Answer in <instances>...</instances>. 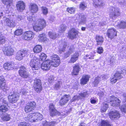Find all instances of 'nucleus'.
<instances>
[{
	"mask_svg": "<svg viewBox=\"0 0 126 126\" xmlns=\"http://www.w3.org/2000/svg\"><path fill=\"white\" fill-rule=\"evenodd\" d=\"M48 80L50 83H51L54 82V79L53 77H50L48 78Z\"/></svg>",
	"mask_w": 126,
	"mask_h": 126,
	"instance_id": "obj_55",
	"label": "nucleus"
},
{
	"mask_svg": "<svg viewBox=\"0 0 126 126\" xmlns=\"http://www.w3.org/2000/svg\"><path fill=\"white\" fill-rule=\"evenodd\" d=\"M117 27L119 29H126V21L122 20L116 25Z\"/></svg>",
	"mask_w": 126,
	"mask_h": 126,
	"instance_id": "obj_32",
	"label": "nucleus"
},
{
	"mask_svg": "<svg viewBox=\"0 0 126 126\" xmlns=\"http://www.w3.org/2000/svg\"><path fill=\"white\" fill-rule=\"evenodd\" d=\"M60 86V84L59 82L56 83L54 86V88L55 89L57 90L59 88Z\"/></svg>",
	"mask_w": 126,
	"mask_h": 126,
	"instance_id": "obj_56",
	"label": "nucleus"
},
{
	"mask_svg": "<svg viewBox=\"0 0 126 126\" xmlns=\"http://www.w3.org/2000/svg\"><path fill=\"white\" fill-rule=\"evenodd\" d=\"M49 114L52 117H54L57 115H59L60 112L58 111L56 109L53 103H51L49 106Z\"/></svg>",
	"mask_w": 126,
	"mask_h": 126,
	"instance_id": "obj_13",
	"label": "nucleus"
},
{
	"mask_svg": "<svg viewBox=\"0 0 126 126\" xmlns=\"http://www.w3.org/2000/svg\"><path fill=\"white\" fill-rule=\"evenodd\" d=\"M117 32L116 30L113 28L108 29L106 34L108 38L111 40L117 37Z\"/></svg>",
	"mask_w": 126,
	"mask_h": 126,
	"instance_id": "obj_8",
	"label": "nucleus"
},
{
	"mask_svg": "<svg viewBox=\"0 0 126 126\" xmlns=\"http://www.w3.org/2000/svg\"><path fill=\"white\" fill-rule=\"evenodd\" d=\"M23 31V30L22 29H17L14 31V34L17 36H20L22 34Z\"/></svg>",
	"mask_w": 126,
	"mask_h": 126,
	"instance_id": "obj_38",
	"label": "nucleus"
},
{
	"mask_svg": "<svg viewBox=\"0 0 126 126\" xmlns=\"http://www.w3.org/2000/svg\"><path fill=\"white\" fill-rule=\"evenodd\" d=\"M79 95L82 98H85L88 95V92L87 91H86L85 92L81 93L79 94Z\"/></svg>",
	"mask_w": 126,
	"mask_h": 126,
	"instance_id": "obj_49",
	"label": "nucleus"
},
{
	"mask_svg": "<svg viewBox=\"0 0 126 126\" xmlns=\"http://www.w3.org/2000/svg\"><path fill=\"white\" fill-rule=\"evenodd\" d=\"M90 56V55L88 54H87L84 57L85 58L84 59H88L87 58L88 57V58Z\"/></svg>",
	"mask_w": 126,
	"mask_h": 126,
	"instance_id": "obj_63",
	"label": "nucleus"
},
{
	"mask_svg": "<svg viewBox=\"0 0 126 126\" xmlns=\"http://www.w3.org/2000/svg\"><path fill=\"white\" fill-rule=\"evenodd\" d=\"M103 51V49L102 47H99L97 48V52L99 54H102Z\"/></svg>",
	"mask_w": 126,
	"mask_h": 126,
	"instance_id": "obj_51",
	"label": "nucleus"
},
{
	"mask_svg": "<svg viewBox=\"0 0 126 126\" xmlns=\"http://www.w3.org/2000/svg\"><path fill=\"white\" fill-rule=\"evenodd\" d=\"M57 124L56 122L52 121L49 123L47 122L46 124V126H54L55 125Z\"/></svg>",
	"mask_w": 126,
	"mask_h": 126,
	"instance_id": "obj_50",
	"label": "nucleus"
},
{
	"mask_svg": "<svg viewBox=\"0 0 126 126\" xmlns=\"http://www.w3.org/2000/svg\"><path fill=\"white\" fill-rule=\"evenodd\" d=\"M38 59L36 57H34L31 60L30 63V65L33 70H38L39 68L37 61Z\"/></svg>",
	"mask_w": 126,
	"mask_h": 126,
	"instance_id": "obj_15",
	"label": "nucleus"
},
{
	"mask_svg": "<svg viewBox=\"0 0 126 126\" xmlns=\"http://www.w3.org/2000/svg\"><path fill=\"white\" fill-rule=\"evenodd\" d=\"M33 86L42 84L40 79L35 78L34 80Z\"/></svg>",
	"mask_w": 126,
	"mask_h": 126,
	"instance_id": "obj_44",
	"label": "nucleus"
},
{
	"mask_svg": "<svg viewBox=\"0 0 126 126\" xmlns=\"http://www.w3.org/2000/svg\"><path fill=\"white\" fill-rule=\"evenodd\" d=\"M79 32L74 28H72L69 30L68 33V36L72 39H76L78 36Z\"/></svg>",
	"mask_w": 126,
	"mask_h": 126,
	"instance_id": "obj_12",
	"label": "nucleus"
},
{
	"mask_svg": "<svg viewBox=\"0 0 126 126\" xmlns=\"http://www.w3.org/2000/svg\"><path fill=\"white\" fill-rule=\"evenodd\" d=\"M28 55V50L23 49H21L16 52L15 54V58L17 60L21 61Z\"/></svg>",
	"mask_w": 126,
	"mask_h": 126,
	"instance_id": "obj_6",
	"label": "nucleus"
},
{
	"mask_svg": "<svg viewBox=\"0 0 126 126\" xmlns=\"http://www.w3.org/2000/svg\"><path fill=\"white\" fill-rule=\"evenodd\" d=\"M14 63L13 62H7L3 64V68L7 71L12 70L14 68Z\"/></svg>",
	"mask_w": 126,
	"mask_h": 126,
	"instance_id": "obj_20",
	"label": "nucleus"
},
{
	"mask_svg": "<svg viewBox=\"0 0 126 126\" xmlns=\"http://www.w3.org/2000/svg\"><path fill=\"white\" fill-rule=\"evenodd\" d=\"M26 119L31 123L41 120L43 119V115L38 112H34L28 114Z\"/></svg>",
	"mask_w": 126,
	"mask_h": 126,
	"instance_id": "obj_2",
	"label": "nucleus"
},
{
	"mask_svg": "<svg viewBox=\"0 0 126 126\" xmlns=\"http://www.w3.org/2000/svg\"><path fill=\"white\" fill-rule=\"evenodd\" d=\"M18 73L19 75L23 78L27 79L30 77V74L27 71L26 67L23 66H20Z\"/></svg>",
	"mask_w": 126,
	"mask_h": 126,
	"instance_id": "obj_9",
	"label": "nucleus"
},
{
	"mask_svg": "<svg viewBox=\"0 0 126 126\" xmlns=\"http://www.w3.org/2000/svg\"><path fill=\"white\" fill-rule=\"evenodd\" d=\"M20 95L17 92H14L12 94H9L8 97L9 102L12 104L16 103L19 98Z\"/></svg>",
	"mask_w": 126,
	"mask_h": 126,
	"instance_id": "obj_7",
	"label": "nucleus"
},
{
	"mask_svg": "<svg viewBox=\"0 0 126 126\" xmlns=\"http://www.w3.org/2000/svg\"><path fill=\"white\" fill-rule=\"evenodd\" d=\"M5 22L7 26L10 28H14L16 25V23L14 20H11L8 18L5 19Z\"/></svg>",
	"mask_w": 126,
	"mask_h": 126,
	"instance_id": "obj_26",
	"label": "nucleus"
},
{
	"mask_svg": "<svg viewBox=\"0 0 126 126\" xmlns=\"http://www.w3.org/2000/svg\"><path fill=\"white\" fill-rule=\"evenodd\" d=\"M29 10L32 15L37 13L39 10L38 7L36 4L35 3H31L29 6Z\"/></svg>",
	"mask_w": 126,
	"mask_h": 126,
	"instance_id": "obj_19",
	"label": "nucleus"
},
{
	"mask_svg": "<svg viewBox=\"0 0 126 126\" xmlns=\"http://www.w3.org/2000/svg\"><path fill=\"white\" fill-rule=\"evenodd\" d=\"M66 26L64 24H62L60 26L59 30L61 32H63L66 30Z\"/></svg>",
	"mask_w": 126,
	"mask_h": 126,
	"instance_id": "obj_45",
	"label": "nucleus"
},
{
	"mask_svg": "<svg viewBox=\"0 0 126 126\" xmlns=\"http://www.w3.org/2000/svg\"><path fill=\"white\" fill-rule=\"evenodd\" d=\"M122 73L117 71L113 75V77L110 78V83L112 84L115 83L117 80H120L123 78Z\"/></svg>",
	"mask_w": 126,
	"mask_h": 126,
	"instance_id": "obj_10",
	"label": "nucleus"
},
{
	"mask_svg": "<svg viewBox=\"0 0 126 126\" xmlns=\"http://www.w3.org/2000/svg\"><path fill=\"white\" fill-rule=\"evenodd\" d=\"M73 69L71 72V75L73 76H76L79 75L81 68L79 63H76L74 64L73 67Z\"/></svg>",
	"mask_w": 126,
	"mask_h": 126,
	"instance_id": "obj_21",
	"label": "nucleus"
},
{
	"mask_svg": "<svg viewBox=\"0 0 126 126\" xmlns=\"http://www.w3.org/2000/svg\"><path fill=\"white\" fill-rule=\"evenodd\" d=\"M79 96L77 95H75L73 97L72 100L73 101H74L76 100H78Z\"/></svg>",
	"mask_w": 126,
	"mask_h": 126,
	"instance_id": "obj_58",
	"label": "nucleus"
},
{
	"mask_svg": "<svg viewBox=\"0 0 126 126\" xmlns=\"http://www.w3.org/2000/svg\"><path fill=\"white\" fill-rule=\"evenodd\" d=\"M35 17H32L31 16H29L27 17L28 20L30 22H34L35 21Z\"/></svg>",
	"mask_w": 126,
	"mask_h": 126,
	"instance_id": "obj_52",
	"label": "nucleus"
},
{
	"mask_svg": "<svg viewBox=\"0 0 126 126\" xmlns=\"http://www.w3.org/2000/svg\"><path fill=\"white\" fill-rule=\"evenodd\" d=\"M5 42V40L4 37L0 36V43L2 44L4 43Z\"/></svg>",
	"mask_w": 126,
	"mask_h": 126,
	"instance_id": "obj_57",
	"label": "nucleus"
},
{
	"mask_svg": "<svg viewBox=\"0 0 126 126\" xmlns=\"http://www.w3.org/2000/svg\"><path fill=\"white\" fill-rule=\"evenodd\" d=\"M1 1L7 8H10L13 5V2L12 0H1Z\"/></svg>",
	"mask_w": 126,
	"mask_h": 126,
	"instance_id": "obj_30",
	"label": "nucleus"
},
{
	"mask_svg": "<svg viewBox=\"0 0 126 126\" xmlns=\"http://www.w3.org/2000/svg\"><path fill=\"white\" fill-rule=\"evenodd\" d=\"M79 56V54L78 52H75L71 56L68 63H73L75 62L78 60Z\"/></svg>",
	"mask_w": 126,
	"mask_h": 126,
	"instance_id": "obj_27",
	"label": "nucleus"
},
{
	"mask_svg": "<svg viewBox=\"0 0 126 126\" xmlns=\"http://www.w3.org/2000/svg\"><path fill=\"white\" fill-rule=\"evenodd\" d=\"M7 88L6 80L4 77L2 76H0V90L5 91Z\"/></svg>",
	"mask_w": 126,
	"mask_h": 126,
	"instance_id": "obj_24",
	"label": "nucleus"
},
{
	"mask_svg": "<svg viewBox=\"0 0 126 126\" xmlns=\"http://www.w3.org/2000/svg\"><path fill=\"white\" fill-rule=\"evenodd\" d=\"M66 11L70 14H73L75 12V10L73 7H68L67 8Z\"/></svg>",
	"mask_w": 126,
	"mask_h": 126,
	"instance_id": "obj_46",
	"label": "nucleus"
},
{
	"mask_svg": "<svg viewBox=\"0 0 126 126\" xmlns=\"http://www.w3.org/2000/svg\"><path fill=\"white\" fill-rule=\"evenodd\" d=\"M123 97L124 98L125 100V101L126 102V93H124L123 94Z\"/></svg>",
	"mask_w": 126,
	"mask_h": 126,
	"instance_id": "obj_62",
	"label": "nucleus"
},
{
	"mask_svg": "<svg viewBox=\"0 0 126 126\" xmlns=\"http://www.w3.org/2000/svg\"><path fill=\"white\" fill-rule=\"evenodd\" d=\"M98 124L99 126H111L109 121L107 120H102Z\"/></svg>",
	"mask_w": 126,
	"mask_h": 126,
	"instance_id": "obj_33",
	"label": "nucleus"
},
{
	"mask_svg": "<svg viewBox=\"0 0 126 126\" xmlns=\"http://www.w3.org/2000/svg\"><path fill=\"white\" fill-rule=\"evenodd\" d=\"M17 10L20 11H23L25 10L26 7L25 3L21 0L18 1L16 4Z\"/></svg>",
	"mask_w": 126,
	"mask_h": 126,
	"instance_id": "obj_25",
	"label": "nucleus"
},
{
	"mask_svg": "<svg viewBox=\"0 0 126 126\" xmlns=\"http://www.w3.org/2000/svg\"><path fill=\"white\" fill-rule=\"evenodd\" d=\"M51 66L49 60L47 59L42 63L41 64V68L44 70L47 71L50 69Z\"/></svg>",
	"mask_w": 126,
	"mask_h": 126,
	"instance_id": "obj_23",
	"label": "nucleus"
},
{
	"mask_svg": "<svg viewBox=\"0 0 126 126\" xmlns=\"http://www.w3.org/2000/svg\"><path fill=\"white\" fill-rule=\"evenodd\" d=\"M35 91L37 93H40L42 90V84L33 86Z\"/></svg>",
	"mask_w": 126,
	"mask_h": 126,
	"instance_id": "obj_34",
	"label": "nucleus"
},
{
	"mask_svg": "<svg viewBox=\"0 0 126 126\" xmlns=\"http://www.w3.org/2000/svg\"><path fill=\"white\" fill-rule=\"evenodd\" d=\"M109 103L111 102V106H112L118 107L122 112L126 113V103L120 106L121 101L119 99L114 95L110 96L108 100Z\"/></svg>",
	"mask_w": 126,
	"mask_h": 126,
	"instance_id": "obj_1",
	"label": "nucleus"
},
{
	"mask_svg": "<svg viewBox=\"0 0 126 126\" xmlns=\"http://www.w3.org/2000/svg\"><path fill=\"white\" fill-rule=\"evenodd\" d=\"M95 39L97 43L96 44L97 45H101L104 41V38L102 36L96 35Z\"/></svg>",
	"mask_w": 126,
	"mask_h": 126,
	"instance_id": "obj_28",
	"label": "nucleus"
},
{
	"mask_svg": "<svg viewBox=\"0 0 126 126\" xmlns=\"http://www.w3.org/2000/svg\"><path fill=\"white\" fill-rule=\"evenodd\" d=\"M34 33L30 31L25 32L22 36V38L23 40L29 41L32 40L34 37Z\"/></svg>",
	"mask_w": 126,
	"mask_h": 126,
	"instance_id": "obj_11",
	"label": "nucleus"
},
{
	"mask_svg": "<svg viewBox=\"0 0 126 126\" xmlns=\"http://www.w3.org/2000/svg\"><path fill=\"white\" fill-rule=\"evenodd\" d=\"M43 14L44 15H46L48 13L47 8L46 7L42 6L41 7Z\"/></svg>",
	"mask_w": 126,
	"mask_h": 126,
	"instance_id": "obj_48",
	"label": "nucleus"
},
{
	"mask_svg": "<svg viewBox=\"0 0 126 126\" xmlns=\"http://www.w3.org/2000/svg\"><path fill=\"white\" fill-rule=\"evenodd\" d=\"M90 76L88 74L82 75L81 78L80 80V84L81 85H84L87 84L89 81Z\"/></svg>",
	"mask_w": 126,
	"mask_h": 126,
	"instance_id": "obj_22",
	"label": "nucleus"
},
{
	"mask_svg": "<svg viewBox=\"0 0 126 126\" xmlns=\"http://www.w3.org/2000/svg\"><path fill=\"white\" fill-rule=\"evenodd\" d=\"M103 106L100 109V111L102 113H104L109 108V105L107 103L103 104Z\"/></svg>",
	"mask_w": 126,
	"mask_h": 126,
	"instance_id": "obj_41",
	"label": "nucleus"
},
{
	"mask_svg": "<svg viewBox=\"0 0 126 126\" xmlns=\"http://www.w3.org/2000/svg\"><path fill=\"white\" fill-rule=\"evenodd\" d=\"M11 118L10 114H6L1 117L2 120L5 122H7L10 121Z\"/></svg>",
	"mask_w": 126,
	"mask_h": 126,
	"instance_id": "obj_37",
	"label": "nucleus"
},
{
	"mask_svg": "<svg viewBox=\"0 0 126 126\" xmlns=\"http://www.w3.org/2000/svg\"><path fill=\"white\" fill-rule=\"evenodd\" d=\"M72 49V48H70L69 49V51L64 54L63 56L64 58H66L69 56L70 54H72L73 52Z\"/></svg>",
	"mask_w": 126,
	"mask_h": 126,
	"instance_id": "obj_42",
	"label": "nucleus"
},
{
	"mask_svg": "<svg viewBox=\"0 0 126 126\" xmlns=\"http://www.w3.org/2000/svg\"><path fill=\"white\" fill-rule=\"evenodd\" d=\"M48 35L49 37L52 39H54L57 37L56 33L54 32L51 31L48 32Z\"/></svg>",
	"mask_w": 126,
	"mask_h": 126,
	"instance_id": "obj_39",
	"label": "nucleus"
},
{
	"mask_svg": "<svg viewBox=\"0 0 126 126\" xmlns=\"http://www.w3.org/2000/svg\"><path fill=\"white\" fill-rule=\"evenodd\" d=\"M8 107V103L6 100H3L2 104L0 105V114L3 113L9 110Z\"/></svg>",
	"mask_w": 126,
	"mask_h": 126,
	"instance_id": "obj_18",
	"label": "nucleus"
},
{
	"mask_svg": "<svg viewBox=\"0 0 126 126\" xmlns=\"http://www.w3.org/2000/svg\"><path fill=\"white\" fill-rule=\"evenodd\" d=\"M18 126H31V125L29 123L25 122H22L18 123Z\"/></svg>",
	"mask_w": 126,
	"mask_h": 126,
	"instance_id": "obj_47",
	"label": "nucleus"
},
{
	"mask_svg": "<svg viewBox=\"0 0 126 126\" xmlns=\"http://www.w3.org/2000/svg\"><path fill=\"white\" fill-rule=\"evenodd\" d=\"M81 30L82 31H85L86 30V27H82L81 28Z\"/></svg>",
	"mask_w": 126,
	"mask_h": 126,
	"instance_id": "obj_64",
	"label": "nucleus"
},
{
	"mask_svg": "<svg viewBox=\"0 0 126 126\" xmlns=\"http://www.w3.org/2000/svg\"><path fill=\"white\" fill-rule=\"evenodd\" d=\"M37 21L38 25H35L33 26V30L36 32L42 30L47 25L46 21L44 19L39 18L37 20Z\"/></svg>",
	"mask_w": 126,
	"mask_h": 126,
	"instance_id": "obj_3",
	"label": "nucleus"
},
{
	"mask_svg": "<svg viewBox=\"0 0 126 126\" xmlns=\"http://www.w3.org/2000/svg\"><path fill=\"white\" fill-rule=\"evenodd\" d=\"M42 49V47L41 45H37L33 47V50L34 53H38L41 52Z\"/></svg>",
	"mask_w": 126,
	"mask_h": 126,
	"instance_id": "obj_29",
	"label": "nucleus"
},
{
	"mask_svg": "<svg viewBox=\"0 0 126 126\" xmlns=\"http://www.w3.org/2000/svg\"><path fill=\"white\" fill-rule=\"evenodd\" d=\"M70 98V96L69 94H64L59 101V105L61 106H64L67 103Z\"/></svg>",
	"mask_w": 126,
	"mask_h": 126,
	"instance_id": "obj_14",
	"label": "nucleus"
},
{
	"mask_svg": "<svg viewBox=\"0 0 126 126\" xmlns=\"http://www.w3.org/2000/svg\"><path fill=\"white\" fill-rule=\"evenodd\" d=\"M100 78H101L98 76H97L95 78L94 81V83L96 84H98L99 83L100 80Z\"/></svg>",
	"mask_w": 126,
	"mask_h": 126,
	"instance_id": "obj_53",
	"label": "nucleus"
},
{
	"mask_svg": "<svg viewBox=\"0 0 126 126\" xmlns=\"http://www.w3.org/2000/svg\"><path fill=\"white\" fill-rule=\"evenodd\" d=\"M36 107V104L34 101H30L25 106L24 110L26 113L32 112Z\"/></svg>",
	"mask_w": 126,
	"mask_h": 126,
	"instance_id": "obj_5",
	"label": "nucleus"
},
{
	"mask_svg": "<svg viewBox=\"0 0 126 126\" xmlns=\"http://www.w3.org/2000/svg\"><path fill=\"white\" fill-rule=\"evenodd\" d=\"M50 58L49 62L51 66L57 67L61 63V60L58 55L53 54L50 56Z\"/></svg>",
	"mask_w": 126,
	"mask_h": 126,
	"instance_id": "obj_4",
	"label": "nucleus"
},
{
	"mask_svg": "<svg viewBox=\"0 0 126 126\" xmlns=\"http://www.w3.org/2000/svg\"><path fill=\"white\" fill-rule=\"evenodd\" d=\"M108 115L109 118L112 120L118 119L120 116L119 111L116 110L110 111L108 113Z\"/></svg>",
	"mask_w": 126,
	"mask_h": 126,
	"instance_id": "obj_16",
	"label": "nucleus"
},
{
	"mask_svg": "<svg viewBox=\"0 0 126 126\" xmlns=\"http://www.w3.org/2000/svg\"><path fill=\"white\" fill-rule=\"evenodd\" d=\"M90 102L91 103L94 104L96 102V101L95 100L92 99L91 100Z\"/></svg>",
	"mask_w": 126,
	"mask_h": 126,
	"instance_id": "obj_60",
	"label": "nucleus"
},
{
	"mask_svg": "<svg viewBox=\"0 0 126 126\" xmlns=\"http://www.w3.org/2000/svg\"><path fill=\"white\" fill-rule=\"evenodd\" d=\"M90 55V56L88 58V59H94V55L93 54V53H91V54L89 55Z\"/></svg>",
	"mask_w": 126,
	"mask_h": 126,
	"instance_id": "obj_59",
	"label": "nucleus"
},
{
	"mask_svg": "<svg viewBox=\"0 0 126 126\" xmlns=\"http://www.w3.org/2000/svg\"><path fill=\"white\" fill-rule=\"evenodd\" d=\"M64 43H63L62 44V45H63V47L61 50L63 52H64L65 51L66 47L67 46L66 43L65 42H64Z\"/></svg>",
	"mask_w": 126,
	"mask_h": 126,
	"instance_id": "obj_54",
	"label": "nucleus"
},
{
	"mask_svg": "<svg viewBox=\"0 0 126 126\" xmlns=\"http://www.w3.org/2000/svg\"><path fill=\"white\" fill-rule=\"evenodd\" d=\"M2 51L4 55L9 56L13 55L15 52L14 49L10 47H3Z\"/></svg>",
	"mask_w": 126,
	"mask_h": 126,
	"instance_id": "obj_17",
	"label": "nucleus"
},
{
	"mask_svg": "<svg viewBox=\"0 0 126 126\" xmlns=\"http://www.w3.org/2000/svg\"><path fill=\"white\" fill-rule=\"evenodd\" d=\"M87 7V5L84 2H81L79 5V8L81 10H84Z\"/></svg>",
	"mask_w": 126,
	"mask_h": 126,
	"instance_id": "obj_43",
	"label": "nucleus"
},
{
	"mask_svg": "<svg viewBox=\"0 0 126 126\" xmlns=\"http://www.w3.org/2000/svg\"><path fill=\"white\" fill-rule=\"evenodd\" d=\"M93 2V5L95 8L103 7L104 6V4L101 2V0H94Z\"/></svg>",
	"mask_w": 126,
	"mask_h": 126,
	"instance_id": "obj_31",
	"label": "nucleus"
},
{
	"mask_svg": "<svg viewBox=\"0 0 126 126\" xmlns=\"http://www.w3.org/2000/svg\"><path fill=\"white\" fill-rule=\"evenodd\" d=\"M110 15L112 17H117L120 15V12L118 10H116L114 12H111Z\"/></svg>",
	"mask_w": 126,
	"mask_h": 126,
	"instance_id": "obj_35",
	"label": "nucleus"
},
{
	"mask_svg": "<svg viewBox=\"0 0 126 126\" xmlns=\"http://www.w3.org/2000/svg\"><path fill=\"white\" fill-rule=\"evenodd\" d=\"M47 55L43 52H42L39 55V59L42 61H45L47 58Z\"/></svg>",
	"mask_w": 126,
	"mask_h": 126,
	"instance_id": "obj_40",
	"label": "nucleus"
},
{
	"mask_svg": "<svg viewBox=\"0 0 126 126\" xmlns=\"http://www.w3.org/2000/svg\"><path fill=\"white\" fill-rule=\"evenodd\" d=\"M21 93L23 95H25L27 93L26 91L25 90L21 91Z\"/></svg>",
	"mask_w": 126,
	"mask_h": 126,
	"instance_id": "obj_61",
	"label": "nucleus"
},
{
	"mask_svg": "<svg viewBox=\"0 0 126 126\" xmlns=\"http://www.w3.org/2000/svg\"><path fill=\"white\" fill-rule=\"evenodd\" d=\"M38 41L41 42H44L46 40V37L45 34L44 33L39 34L38 36Z\"/></svg>",
	"mask_w": 126,
	"mask_h": 126,
	"instance_id": "obj_36",
	"label": "nucleus"
}]
</instances>
